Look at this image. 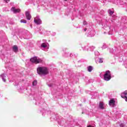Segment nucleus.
Listing matches in <instances>:
<instances>
[{
  "label": "nucleus",
  "instance_id": "nucleus-1",
  "mask_svg": "<svg viewBox=\"0 0 127 127\" xmlns=\"http://www.w3.org/2000/svg\"><path fill=\"white\" fill-rule=\"evenodd\" d=\"M37 71L39 75H48L49 74L48 69L46 67L40 66L37 68Z\"/></svg>",
  "mask_w": 127,
  "mask_h": 127
},
{
  "label": "nucleus",
  "instance_id": "nucleus-2",
  "mask_svg": "<svg viewBox=\"0 0 127 127\" xmlns=\"http://www.w3.org/2000/svg\"><path fill=\"white\" fill-rule=\"evenodd\" d=\"M30 60L32 63H35V64H38L42 62V60L41 59H37V57H36L31 58Z\"/></svg>",
  "mask_w": 127,
  "mask_h": 127
},
{
  "label": "nucleus",
  "instance_id": "nucleus-3",
  "mask_svg": "<svg viewBox=\"0 0 127 127\" xmlns=\"http://www.w3.org/2000/svg\"><path fill=\"white\" fill-rule=\"evenodd\" d=\"M111 78H112V76H111V71L109 70L106 71L105 74H104V80H105V81H110Z\"/></svg>",
  "mask_w": 127,
  "mask_h": 127
},
{
  "label": "nucleus",
  "instance_id": "nucleus-4",
  "mask_svg": "<svg viewBox=\"0 0 127 127\" xmlns=\"http://www.w3.org/2000/svg\"><path fill=\"white\" fill-rule=\"evenodd\" d=\"M109 106H112V107H115L116 105V101H115V99L112 98L109 101Z\"/></svg>",
  "mask_w": 127,
  "mask_h": 127
},
{
  "label": "nucleus",
  "instance_id": "nucleus-5",
  "mask_svg": "<svg viewBox=\"0 0 127 127\" xmlns=\"http://www.w3.org/2000/svg\"><path fill=\"white\" fill-rule=\"evenodd\" d=\"M34 21L36 24H41V19H40L38 17H35Z\"/></svg>",
  "mask_w": 127,
  "mask_h": 127
},
{
  "label": "nucleus",
  "instance_id": "nucleus-6",
  "mask_svg": "<svg viewBox=\"0 0 127 127\" xmlns=\"http://www.w3.org/2000/svg\"><path fill=\"white\" fill-rule=\"evenodd\" d=\"M25 14L27 19H28V20H30V19H31V15H30L29 12L26 11Z\"/></svg>",
  "mask_w": 127,
  "mask_h": 127
},
{
  "label": "nucleus",
  "instance_id": "nucleus-7",
  "mask_svg": "<svg viewBox=\"0 0 127 127\" xmlns=\"http://www.w3.org/2000/svg\"><path fill=\"white\" fill-rule=\"evenodd\" d=\"M11 10L13 11L14 13H17L18 12H20V9H15L14 7H12Z\"/></svg>",
  "mask_w": 127,
  "mask_h": 127
},
{
  "label": "nucleus",
  "instance_id": "nucleus-8",
  "mask_svg": "<svg viewBox=\"0 0 127 127\" xmlns=\"http://www.w3.org/2000/svg\"><path fill=\"white\" fill-rule=\"evenodd\" d=\"M99 106L101 110H105V107H104V103L100 102L99 104Z\"/></svg>",
  "mask_w": 127,
  "mask_h": 127
},
{
  "label": "nucleus",
  "instance_id": "nucleus-9",
  "mask_svg": "<svg viewBox=\"0 0 127 127\" xmlns=\"http://www.w3.org/2000/svg\"><path fill=\"white\" fill-rule=\"evenodd\" d=\"M13 51L14 52H17V51H18V48L17 47V46L14 45L13 46Z\"/></svg>",
  "mask_w": 127,
  "mask_h": 127
},
{
  "label": "nucleus",
  "instance_id": "nucleus-10",
  "mask_svg": "<svg viewBox=\"0 0 127 127\" xmlns=\"http://www.w3.org/2000/svg\"><path fill=\"white\" fill-rule=\"evenodd\" d=\"M121 96L123 98V99H125V97L127 96V91H126L124 92H123V93H122Z\"/></svg>",
  "mask_w": 127,
  "mask_h": 127
},
{
  "label": "nucleus",
  "instance_id": "nucleus-11",
  "mask_svg": "<svg viewBox=\"0 0 127 127\" xmlns=\"http://www.w3.org/2000/svg\"><path fill=\"white\" fill-rule=\"evenodd\" d=\"M87 70L88 72H92V70H93V66L90 65L87 67Z\"/></svg>",
  "mask_w": 127,
  "mask_h": 127
},
{
  "label": "nucleus",
  "instance_id": "nucleus-12",
  "mask_svg": "<svg viewBox=\"0 0 127 127\" xmlns=\"http://www.w3.org/2000/svg\"><path fill=\"white\" fill-rule=\"evenodd\" d=\"M37 85V80H34L33 82V86H36Z\"/></svg>",
  "mask_w": 127,
  "mask_h": 127
},
{
  "label": "nucleus",
  "instance_id": "nucleus-13",
  "mask_svg": "<svg viewBox=\"0 0 127 127\" xmlns=\"http://www.w3.org/2000/svg\"><path fill=\"white\" fill-rule=\"evenodd\" d=\"M42 47H43L44 48H46V47H47V45L45 43H43L41 45Z\"/></svg>",
  "mask_w": 127,
  "mask_h": 127
},
{
  "label": "nucleus",
  "instance_id": "nucleus-14",
  "mask_svg": "<svg viewBox=\"0 0 127 127\" xmlns=\"http://www.w3.org/2000/svg\"><path fill=\"white\" fill-rule=\"evenodd\" d=\"M20 22H21L22 23H26L27 21L26 20L21 19L20 20Z\"/></svg>",
  "mask_w": 127,
  "mask_h": 127
},
{
  "label": "nucleus",
  "instance_id": "nucleus-15",
  "mask_svg": "<svg viewBox=\"0 0 127 127\" xmlns=\"http://www.w3.org/2000/svg\"><path fill=\"white\" fill-rule=\"evenodd\" d=\"M109 14L110 15H113V13H114V11H112V10H109Z\"/></svg>",
  "mask_w": 127,
  "mask_h": 127
},
{
  "label": "nucleus",
  "instance_id": "nucleus-16",
  "mask_svg": "<svg viewBox=\"0 0 127 127\" xmlns=\"http://www.w3.org/2000/svg\"><path fill=\"white\" fill-rule=\"evenodd\" d=\"M83 24H84V25H86V24H87V21H83Z\"/></svg>",
  "mask_w": 127,
  "mask_h": 127
},
{
  "label": "nucleus",
  "instance_id": "nucleus-17",
  "mask_svg": "<svg viewBox=\"0 0 127 127\" xmlns=\"http://www.w3.org/2000/svg\"><path fill=\"white\" fill-rule=\"evenodd\" d=\"M99 63H103V60L100 59V60H99Z\"/></svg>",
  "mask_w": 127,
  "mask_h": 127
},
{
  "label": "nucleus",
  "instance_id": "nucleus-18",
  "mask_svg": "<svg viewBox=\"0 0 127 127\" xmlns=\"http://www.w3.org/2000/svg\"><path fill=\"white\" fill-rule=\"evenodd\" d=\"M4 0V1H5V2H7V3L10 1V0Z\"/></svg>",
  "mask_w": 127,
  "mask_h": 127
},
{
  "label": "nucleus",
  "instance_id": "nucleus-19",
  "mask_svg": "<svg viewBox=\"0 0 127 127\" xmlns=\"http://www.w3.org/2000/svg\"><path fill=\"white\" fill-rule=\"evenodd\" d=\"M126 98V101L127 102V96H126V97H124V98Z\"/></svg>",
  "mask_w": 127,
  "mask_h": 127
},
{
  "label": "nucleus",
  "instance_id": "nucleus-20",
  "mask_svg": "<svg viewBox=\"0 0 127 127\" xmlns=\"http://www.w3.org/2000/svg\"><path fill=\"white\" fill-rule=\"evenodd\" d=\"M120 127H124V125H120Z\"/></svg>",
  "mask_w": 127,
  "mask_h": 127
},
{
  "label": "nucleus",
  "instance_id": "nucleus-21",
  "mask_svg": "<svg viewBox=\"0 0 127 127\" xmlns=\"http://www.w3.org/2000/svg\"><path fill=\"white\" fill-rule=\"evenodd\" d=\"M86 30H87V28H85L84 29V31H86Z\"/></svg>",
  "mask_w": 127,
  "mask_h": 127
},
{
  "label": "nucleus",
  "instance_id": "nucleus-22",
  "mask_svg": "<svg viewBox=\"0 0 127 127\" xmlns=\"http://www.w3.org/2000/svg\"><path fill=\"white\" fill-rule=\"evenodd\" d=\"M3 82H5V79H3Z\"/></svg>",
  "mask_w": 127,
  "mask_h": 127
},
{
  "label": "nucleus",
  "instance_id": "nucleus-23",
  "mask_svg": "<svg viewBox=\"0 0 127 127\" xmlns=\"http://www.w3.org/2000/svg\"><path fill=\"white\" fill-rule=\"evenodd\" d=\"M65 0V1H67V0Z\"/></svg>",
  "mask_w": 127,
  "mask_h": 127
}]
</instances>
